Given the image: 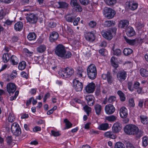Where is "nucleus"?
<instances>
[{"mask_svg": "<svg viewBox=\"0 0 148 148\" xmlns=\"http://www.w3.org/2000/svg\"><path fill=\"white\" fill-rule=\"evenodd\" d=\"M114 54L117 56H119L121 54V50L119 49H117L114 51Z\"/></svg>", "mask_w": 148, "mask_h": 148, "instance_id": "obj_56", "label": "nucleus"}, {"mask_svg": "<svg viewBox=\"0 0 148 148\" xmlns=\"http://www.w3.org/2000/svg\"><path fill=\"white\" fill-rule=\"evenodd\" d=\"M103 14L107 18L111 19L114 17L116 12L112 9L106 7L104 9Z\"/></svg>", "mask_w": 148, "mask_h": 148, "instance_id": "obj_6", "label": "nucleus"}, {"mask_svg": "<svg viewBox=\"0 0 148 148\" xmlns=\"http://www.w3.org/2000/svg\"><path fill=\"white\" fill-rule=\"evenodd\" d=\"M56 23L53 21L49 22L48 25V26L51 28L54 27L56 26Z\"/></svg>", "mask_w": 148, "mask_h": 148, "instance_id": "obj_58", "label": "nucleus"}, {"mask_svg": "<svg viewBox=\"0 0 148 148\" xmlns=\"http://www.w3.org/2000/svg\"><path fill=\"white\" fill-rule=\"evenodd\" d=\"M127 72L124 70L119 71L117 74L118 79L121 82L125 80L127 77Z\"/></svg>", "mask_w": 148, "mask_h": 148, "instance_id": "obj_11", "label": "nucleus"}, {"mask_svg": "<svg viewBox=\"0 0 148 148\" xmlns=\"http://www.w3.org/2000/svg\"><path fill=\"white\" fill-rule=\"evenodd\" d=\"M6 141L10 146H12L14 145V143L13 141L12 138L11 136H8L6 138Z\"/></svg>", "mask_w": 148, "mask_h": 148, "instance_id": "obj_35", "label": "nucleus"}, {"mask_svg": "<svg viewBox=\"0 0 148 148\" xmlns=\"http://www.w3.org/2000/svg\"><path fill=\"white\" fill-rule=\"evenodd\" d=\"M95 87V85L93 83H89L85 87L86 91L88 93H92L94 91Z\"/></svg>", "mask_w": 148, "mask_h": 148, "instance_id": "obj_14", "label": "nucleus"}, {"mask_svg": "<svg viewBox=\"0 0 148 148\" xmlns=\"http://www.w3.org/2000/svg\"><path fill=\"white\" fill-rule=\"evenodd\" d=\"M23 53L27 56H31L33 54V52L29 51L27 48H24L23 49Z\"/></svg>", "mask_w": 148, "mask_h": 148, "instance_id": "obj_45", "label": "nucleus"}, {"mask_svg": "<svg viewBox=\"0 0 148 148\" xmlns=\"http://www.w3.org/2000/svg\"><path fill=\"white\" fill-rule=\"evenodd\" d=\"M129 24V21L126 20H121L119 23V26L120 28H123L127 27Z\"/></svg>", "mask_w": 148, "mask_h": 148, "instance_id": "obj_22", "label": "nucleus"}, {"mask_svg": "<svg viewBox=\"0 0 148 148\" xmlns=\"http://www.w3.org/2000/svg\"><path fill=\"white\" fill-rule=\"evenodd\" d=\"M46 49V46L44 45H41L38 46L37 48V51L38 52L40 53L44 52Z\"/></svg>", "mask_w": 148, "mask_h": 148, "instance_id": "obj_28", "label": "nucleus"}, {"mask_svg": "<svg viewBox=\"0 0 148 148\" xmlns=\"http://www.w3.org/2000/svg\"><path fill=\"white\" fill-rule=\"evenodd\" d=\"M124 38L126 42L130 45H134L136 43V39L130 40L127 38L126 37H125Z\"/></svg>", "mask_w": 148, "mask_h": 148, "instance_id": "obj_43", "label": "nucleus"}, {"mask_svg": "<svg viewBox=\"0 0 148 148\" xmlns=\"http://www.w3.org/2000/svg\"><path fill=\"white\" fill-rule=\"evenodd\" d=\"M119 114L120 116L122 118H126L128 115L127 109L124 107L121 108L119 110Z\"/></svg>", "mask_w": 148, "mask_h": 148, "instance_id": "obj_15", "label": "nucleus"}, {"mask_svg": "<svg viewBox=\"0 0 148 148\" xmlns=\"http://www.w3.org/2000/svg\"><path fill=\"white\" fill-rule=\"evenodd\" d=\"M106 3L109 5H113L116 3V0H105Z\"/></svg>", "mask_w": 148, "mask_h": 148, "instance_id": "obj_48", "label": "nucleus"}, {"mask_svg": "<svg viewBox=\"0 0 148 148\" xmlns=\"http://www.w3.org/2000/svg\"><path fill=\"white\" fill-rule=\"evenodd\" d=\"M133 52L132 49L129 48H126L124 49L123 53L124 55L128 56L131 54Z\"/></svg>", "mask_w": 148, "mask_h": 148, "instance_id": "obj_39", "label": "nucleus"}, {"mask_svg": "<svg viewBox=\"0 0 148 148\" xmlns=\"http://www.w3.org/2000/svg\"><path fill=\"white\" fill-rule=\"evenodd\" d=\"M103 36L106 39L110 40L112 38V36L110 31H103L101 32Z\"/></svg>", "mask_w": 148, "mask_h": 148, "instance_id": "obj_16", "label": "nucleus"}, {"mask_svg": "<svg viewBox=\"0 0 148 148\" xmlns=\"http://www.w3.org/2000/svg\"><path fill=\"white\" fill-rule=\"evenodd\" d=\"M116 117L113 115L107 116L105 117V120H107L110 122H114L116 119Z\"/></svg>", "mask_w": 148, "mask_h": 148, "instance_id": "obj_41", "label": "nucleus"}, {"mask_svg": "<svg viewBox=\"0 0 148 148\" xmlns=\"http://www.w3.org/2000/svg\"><path fill=\"white\" fill-rule=\"evenodd\" d=\"M135 105L133 98H131L129 100V106L130 107H134Z\"/></svg>", "mask_w": 148, "mask_h": 148, "instance_id": "obj_52", "label": "nucleus"}, {"mask_svg": "<svg viewBox=\"0 0 148 148\" xmlns=\"http://www.w3.org/2000/svg\"><path fill=\"white\" fill-rule=\"evenodd\" d=\"M68 5V4L66 3L60 2V8H65L67 7Z\"/></svg>", "mask_w": 148, "mask_h": 148, "instance_id": "obj_55", "label": "nucleus"}, {"mask_svg": "<svg viewBox=\"0 0 148 148\" xmlns=\"http://www.w3.org/2000/svg\"><path fill=\"white\" fill-rule=\"evenodd\" d=\"M101 77L103 79H107L108 83L111 84L113 82L112 77L111 75L109 73L107 74H103L102 75Z\"/></svg>", "mask_w": 148, "mask_h": 148, "instance_id": "obj_17", "label": "nucleus"}, {"mask_svg": "<svg viewBox=\"0 0 148 148\" xmlns=\"http://www.w3.org/2000/svg\"><path fill=\"white\" fill-rule=\"evenodd\" d=\"M115 23V22L113 21H106L104 22V25L105 27H109L114 26Z\"/></svg>", "mask_w": 148, "mask_h": 148, "instance_id": "obj_31", "label": "nucleus"}, {"mask_svg": "<svg viewBox=\"0 0 148 148\" xmlns=\"http://www.w3.org/2000/svg\"><path fill=\"white\" fill-rule=\"evenodd\" d=\"M116 100V97L115 96H111L108 99V102L113 103Z\"/></svg>", "mask_w": 148, "mask_h": 148, "instance_id": "obj_54", "label": "nucleus"}, {"mask_svg": "<svg viewBox=\"0 0 148 148\" xmlns=\"http://www.w3.org/2000/svg\"><path fill=\"white\" fill-rule=\"evenodd\" d=\"M99 52L103 56H105L106 55V51L104 49H100L99 51Z\"/></svg>", "mask_w": 148, "mask_h": 148, "instance_id": "obj_61", "label": "nucleus"}, {"mask_svg": "<svg viewBox=\"0 0 148 148\" xmlns=\"http://www.w3.org/2000/svg\"><path fill=\"white\" fill-rule=\"evenodd\" d=\"M87 73L89 79H95L97 75L96 67L94 64H90L87 68Z\"/></svg>", "mask_w": 148, "mask_h": 148, "instance_id": "obj_4", "label": "nucleus"}, {"mask_svg": "<svg viewBox=\"0 0 148 148\" xmlns=\"http://www.w3.org/2000/svg\"><path fill=\"white\" fill-rule=\"evenodd\" d=\"M97 23L96 21H90L88 23V25L89 26L92 28H94L96 26Z\"/></svg>", "mask_w": 148, "mask_h": 148, "instance_id": "obj_51", "label": "nucleus"}, {"mask_svg": "<svg viewBox=\"0 0 148 148\" xmlns=\"http://www.w3.org/2000/svg\"><path fill=\"white\" fill-rule=\"evenodd\" d=\"M122 128L121 124L118 122L114 123L112 127L113 132L114 133H118L121 131Z\"/></svg>", "mask_w": 148, "mask_h": 148, "instance_id": "obj_12", "label": "nucleus"}, {"mask_svg": "<svg viewBox=\"0 0 148 148\" xmlns=\"http://www.w3.org/2000/svg\"><path fill=\"white\" fill-rule=\"evenodd\" d=\"M51 134L54 136H57L60 135V134L59 132L55 131L52 130L51 131Z\"/></svg>", "mask_w": 148, "mask_h": 148, "instance_id": "obj_64", "label": "nucleus"}, {"mask_svg": "<svg viewBox=\"0 0 148 148\" xmlns=\"http://www.w3.org/2000/svg\"><path fill=\"white\" fill-rule=\"evenodd\" d=\"M36 38V34L34 32L29 33L27 36V38L30 41L35 40Z\"/></svg>", "mask_w": 148, "mask_h": 148, "instance_id": "obj_29", "label": "nucleus"}, {"mask_svg": "<svg viewBox=\"0 0 148 148\" xmlns=\"http://www.w3.org/2000/svg\"><path fill=\"white\" fill-rule=\"evenodd\" d=\"M10 61L12 64L14 65L17 64L19 61L18 58L14 55H12L11 57Z\"/></svg>", "mask_w": 148, "mask_h": 148, "instance_id": "obj_32", "label": "nucleus"}, {"mask_svg": "<svg viewBox=\"0 0 148 148\" xmlns=\"http://www.w3.org/2000/svg\"><path fill=\"white\" fill-rule=\"evenodd\" d=\"M111 62L112 66L116 68L118 66L117 60L114 57H112L111 59Z\"/></svg>", "mask_w": 148, "mask_h": 148, "instance_id": "obj_30", "label": "nucleus"}, {"mask_svg": "<svg viewBox=\"0 0 148 148\" xmlns=\"http://www.w3.org/2000/svg\"><path fill=\"white\" fill-rule=\"evenodd\" d=\"M140 118L142 123L144 124H146L148 123V118L147 116L143 115H141L140 116Z\"/></svg>", "mask_w": 148, "mask_h": 148, "instance_id": "obj_34", "label": "nucleus"}, {"mask_svg": "<svg viewBox=\"0 0 148 148\" xmlns=\"http://www.w3.org/2000/svg\"><path fill=\"white\" fill-rule=\"evenodd\" d=\"M140 84L138 82H136L134 84V88L138 89V92L139 93H140L141 91V88H139Z\"/></svg>", "mask_w": 148, "mask_h": 148, "instance_id": "obj_49", "label": "nucleus"}, {"mask_svg": "<svg viewBox=\"0 0 148 148\" xmlns=\"http://www.w3.org/2000/svg\"><path fill=\"white\" fill-rule=\"evenodd\" d=\"M94 107L96 114L98 115L100 114L102 108L101 105L99 104H96L94 106Z\"/></svg>", "mask_w": 148, "mask_h": 148, "instance_id": "obj_27", "label": "nucleus"}, {"mask_svg": "<svg viewBox=\"0 0 148 148\" xmlns=\"http://www.w3.org/2000/svg\"><path fill=\"white\" fill-rule=\"evenodd\" d=\"M128 5L129 8L131 10H136L138 6V4L137 3L133 1L128 3Z\"/></svg>", "mask_w": 148, "mask_h": 148, "instance_id": "obj_25", "label": "nucleus"}, {"mask_svg": "<svg viewBox=\"0 0 148 148\" xmlns=\"http://www.w3.org/2000/svg\"><path fill=\"white\" fill-rule=\"evenodd\" d=\"M114 148H125L124 145L120 142H117L114 146Z\"/></svg>", "mask_w": 148, "mask_h": 148, "instance_id": "obj_47", "label": "nucleus"}, {"mask_svg": "<svg viewBox=\"0 0 148 148\" xmlns=\"http://www.w3.org/2000/svg\"><path fill=\"white\" fill-rule=\"evenodd\" d=\"M75 10L79 12H81L82 11V8L81 6L78 4L75 6L74 7Z\"/></svg>", "mask_w": 148, "mask_h": 148, "instance_id": "obj_57", "label": "nucleus"}, {"mask_svg": "<svg viewBox=\"0 0 148 148\" xmlns=\"http://www.w3.org/2000/svg\"><path fill=\"white\" fill-rule=\"evenodd\" d=\"M80 20V18L79 17H77L74 21L73 24L74 26H77L78 24V23Z\"/></svg>", "mask_w": 148, "mask_h": 148, "instance_id": "obj_63", "label": "nucleus"}, {"mask_svg": "<svg viewBox=\"0 0 148 148\" xmlns=\"http://www.w3.org/2000/svg\"><path fill=\"white\" fill-rule=\"evenodd\" d=\"M59 36L58 33L56 32L53 31L50 34L49 40L51 42H53L56 40Z\"/></svg>", "mask_w": 148, "mask_h": 148, "instance_id": "obj_18", "label": "nucleus"}, {"mask_svg": "<svg viewBox=\"0 0 148 148\" xmlns=\"http://www.w3.org/2000/svg\"><path fill=\"white\" fill-rule=\"evenodd\" d=\"M117 93L120 97L121 101H124L126 99L125 95L123 92L121 90H118Z\"/></svg>", "mask_w": 148, "mask_h": 148, "instance_id": "obj_37", "label": "nucleus"}, {"mask_svg": "<svg viewBox=\"0 0 148 148\" xmlns=\"http://www.w3.org/2000/svg\"><path fill=\"white\" fill-rule=\"evenodd\" d=\"M94 97L92 95H88L86 96V99L87 101L88 104L89 106H92L94 103Z\"/></svg>", "mask_w": 148, "mask_h": 148, "instance_id": "obj_24", "label": "nucleus"}, {"mask_svg": "<svg viewBox=\"0 0 148 148\" xmlns=\"http://www.w3.org/2000/svg\"><path fill=\"white\" fill-rule=\"evenodd\" d=\"M26 19L27 22L34 24L37 22L38 18L37 16L34 13H29L27 14Z\"/></svg>", "mask_w": 148, "mask_h": 148, "instance_id": "obj_8", "label": "nucleus"}, {"mask_svg": "<svg viewBox=\"0 0 148 148\" xmlns=\"http://www.w3.org/2000/svg\"><path fill=\"white\" fill-rule=\"evenodd\" d=\"M55 53L58 56L64 58H69L71 56V53L69 51H66L65 47L61 44L58 45L56 47Z\"/></svg>", "mask_w": 148, "mask_h": 148, "instance_id": "obj_1", "label": "nucleus"}, {"mask_svg": "<svg viewBox=\"0 0 148 148\" xmlns=\"http://www.w3.org/2000/svg\"><path fill=\"white\" fill-rule=\"evenodd\" d=\"M84 36L87 41L92 42L95 40V36L93 32H85L84 34Z\"/></svg>", "mask_w": 148, "mask_h": 148, "instance_id": "obj_9", "label": "nucleus"}, {"mask_svg": "<svg viewBox=\"0 0 148 148\" xmlns=\"http://www.w3.org/2000/svg\"><path fill=\"white\" fill-rule=\"evenodd\" d=\"M84 73V72L82 70L80 71L79 70L77 73V76L78 77H82V78H84L83 77V73Z\"/></svg>", "mask_w": 148, "mask_h": 148, "instance_id": "obj_59", "label": "nucleus"}, {"mask_svg": "<svg viewBox=\"0 0 148 148\" xmlns=\"http://www.w3.org/2000/svg\"><path fill=\"white\" fill-rule=\"evenodd\" d=\"M8 92L9 94H13L16 90V86L15 84L12 83L8 84L6 86Z\"/></svg>", "mask_w": 148, "mask_h": 148, "instance_id": "obj_13", "label": "nucleus"}, {"mask_svg": "<svg viewBox=\"0 0 148 148\" xmlns=\"http://www.w3.org/2000/svg\"><path fill=\"white\" fill-rule=\"evenodd\" d=\"M98 128L102 130H106L109 128V124L106 123H102L99 126Z\"/></svg>", "mask_w": 148, "mask_h": 148, "instance_id": "obj_26", "label": "nucleus"}, {"mask_svg": "<svg viewBox=\"0 0 148 148\" xmlns=\"http://www.w3.org/2000/svg\"><path fill=\"white\" fill-rule=\"evenodd\" d=\"M64 122L66 123V126L67 129L71 128L72 127V124L67 119H65L64 120Z\"/></svg>", "mask_w": 148, "mask_h": 148, "instance_id": "obj_50", "label": "nucleus"}, {"mask_svg": "<svg viewBox=\"0 0 148 148\" xmlns=\"http://www.w3.org/2000/svg\"><path fill=\"white\" fill-rule=\"evenodd\" d=\"M76 0H71V5L74 7L78 4Z\"/></svg>", "mask_w": 148, "mask_h": 148, "instance_id": "obj_62", "label": "nucleus"}, {"mask_svg": "<svg viewBox=\"0 0 148 148\" xmlns=\"http://www.w3.org/2000/svg\"><path fill=\"white\" fill-rule=\"evenodd\" d=\"M8 120L9 122L11 123H12L15 121V116L13 112H11L9 113Z\"/></svg>", "mask_w": 148, "mask_h": 148, "instance_id": "obj_42", "label": "nucleus"}, {"mask_svg": "<svg viewBox=\"0 0 148 148\" xmlns=\"http://www.w3.org/2000/svg\"><path fill=\"white\" fill-rule=\"evenodd\" d=\"M17 75V73L16 71L13 70L11 75L6 74L5 75V77H8L6 79V80L8 82L10 81L12 79L15 78Z\"/></svg>", "mask_w": 148, "mask_h": 148, "instance_id": "obj_21", "label": "nucleus"}, {"mask_svg": "<svg viewBox=\"0 0 148 148\" xmlns=\"http://www.w3.org/2000/svg\"><path fill=\"white\" fill-rule=\"evenodd\" d=\"M84 110L85 112L88 116H89L90 113L91 112V108L90 107L87 105L83 107Z\"/></svg>", "mask_w": 148, "mask_h": 148, "instance_id": "obj_46", "label": "nucleus"}, {"mask_svg": "<svg viewBox=\"0 0 148 148\" xmlns=\"http://www.w3.org/2000/svg\"><path fill=\"white\" fill-rule=\"evenodd\" d=\"M26 64V63L24 61H22L18 65V69L19 70H24L25 68Z\"/></svg>", "mask_w": 148, "mask_h": 148, "instance_id": "obj_38", "label": "nucleus"}, {"mask_svg": "<svg viewBox=\"0 0 148 148\" xmlns=\"http://www.w3.org/2000/svg\"><path fill=\"white\" fill-rule=\"evenodd\" d=\"M74 72V70L72 68L66 67L64 69L60 70L58 72V74L60 77L66 78L71 76Z\"/></svg>", "mask_w": 148, "mask_h": 148, "instance_id": "obj_3", "label": "nucleus"}, {"mask_svg": "<svg viewBox=\"0 0 148 148\" xmlns=\"http://www.w3.org/2000/svg\"><path fill=\"white\" fill-rule=\"evenodd\" d=\"M126 32L127 35L129 37L133 36L135 35V32L132 27H128L126 29Z\"/></svg>", "mask_w": 148, "mask_h": 148, "instance_id": "obj_19", "label": "nucleus"}, {"mask_svg": "<svg viewBox=\"0 0 148 148\" xmlns=\"http://www.w3.org/2000/svg\"><path fill=\"white\" fill-rule=\"evenodd\" d=\"M73 88L76 91L79 92L82 90L83 84L82 82H80L77 78L73 80Z\"/></svg>", "mask_w": 148, "mask_h": 148, "instance_id": "obj_5", "label": "nucleus"}, {"mask_svg": "<svg viewBox=\"0 0 148 148\" xmlns=\"http://www.w3.org/2000/svg\"><path fill=\"white\" fill-rule=\"evenodd\" d=\"M11 130L12 133L15 135H18L21 134V129L17 123L14 122L12 124Z\"/></svg>", "mask_w": 148, "mask_h": 148, "instance_id": "obj_7", "label": "nucleus"}, {"mask_svg": "<svg viewBox=\"0 0 148 148\" xmlns=\"http://www.w3.org/2000/svg\"><path fill=\"white\" fill-rule=\"evenodd\" d=\"M80 3L83 5H86L89 3V0H79Z\"/></svg>", "mask_w": 148, "mask_h": 148, "instance_id": "obj_60", "label": "nucleus"}, {"mask_svg": "<svg viewBox=\"0 0 148 148\" xmlns=\"http://www.w3.org/2000/svg\"><path fill=\"white\" fill-rule=\"evenodd\" d=\"M115 110V108L112 104H107L105 106V112L107 114L109 115L112 114Z\"/></svg>", "mask_w": 148, "mask_h": 148, "instance_id": "obj_10", "label": "nucleus"}, {"mask_svg": "<svg viewBox=\"0 0 148 148\" xmlns=\"http://www.w3.org/2000/svg\"><path fill=\"white\" fill-rule=\"evenodd\" d=\"M10 56L7 53H4L2 56L3 62L5 63L9 61Z\"/></svg>", "mask_w": 148, "mask_h": 148, "instance_id": "obj_40", "label": "nucleus"}, {"mask_svg": "<svg viewBox=\"0 0 148 148\" xmlns=\"http://www.w3.org/2000/svg\"><path fill=\"white\" fill-rule=\"evenodd\" d=\"M140 74L143 77H148V70L143 68L141 69L140 70Z\"/></svg>", "mask_w": 148, "mask_h": 148, "instance_id": "obj_33", "label": "nucleus"}, {"mask_svg": "<svg viewBox=\"0 0 148 148\" xmlns=\"http://www.w3.org/2000/svg\"><path fill=\"white\" fill-rule=\"evenodd\" d=\"M135 26L138 29L140 30L144 27V24L142 23L141 22L138 21L136 23Z\"/></svg>", "mask_w": 148, "mask_h": 148, "instance_id": "obj_44", "label": "nucleus"}, {"mask_svg": "<svg viewBox=\"0 0 148 148\" xmlns=\"http://www.w3.org/2000/svg\"><path fill=\"white\" fill-rule=\"evenodd\" d=\"M147 138V137H144L143 139V145L145 147L148 145Z\"/></svg>", "mask_w": 148, "mask_h": 148, "instance_id": "obj_53", "label": "nucleus"}, {"mask_svg": "<svg viewBox=\"0 0 148 148\" xmlns=\"http://www.w3.org/2000/svg\"><path fill=\"white\" fill-rule=\"evenodd\" d=\"M65 19L69 22L72 23L75 17L73 16L71 14H67L65 16Z\"/></svg>", "mask_w": 148, "mask_h": 148, "instance_id": "obj_36", "label": "nucleus"}, {"mask_svg": "<svg viewBox=\"0 0 148 148\" xmlns=\"http://www.w3.org/2000/svg\"><path fill=\"white\" fill-rule=\"evenodd\" d=\"M113 131H108L105 132L104 135L105 137L107 138H110L112 139H115L117 137V136L114 134Z\"/></svg>", "mask_w": 148, "mask_h": 148, "instance_id": "obj_20", "label": "nucleus"}, {"mask_svg": "<svg viewBox=\"0 0 148 148\" xmlns=\"http://www.w3.org/2000/svg\"><path fill=\"white\" fill-rule=\"evenodd\" d=\"M124 131L126 134L129 135L138 134L139 133L138 127L133 124L126 125L124 128Z\"/></svg>", "mask_w": 148, "mask_h": 148, "instance_id": "obj_2", "label": "nucleus"}, {"mask_svg": "<svg viewBox=\"0 0 148 148\" xmlns=\"http://www.w3.org/2000/svg\"><path fill=\"white\" fill-rule=\"evenodd\" d=\"M23 27V23L20 21L16 23L14 25V29L16 31H21Z\"/></svg>", "mask_w": 148, "mask_h": 148, "instance_id": "obj_23", "label": "nucleus"}]
</instances>
